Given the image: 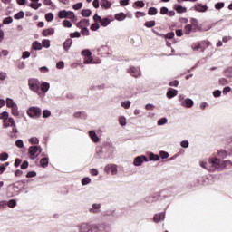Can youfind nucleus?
I'll return each mask as SVG.
<instances>
[{
	"instance_id": "b1692460",
	"label": "nucleus",
	"mask_w": 232,
	"mask_h": 232,
	"mask_svg": "<svg viewBox=\"0 0 232 232\" xmlns=\"http://www.w3.org/2000/svg\"><path fill=\"white\" fill-rule=\"evenodd\" d=\"M101 6H102V8H105V10H108V8L111 7V2H110L108 0H102Z\"/></svg>"
},
{
	"instance_id": "473e14b6",
	"label": "nucleus",
	"mask_w": 232,
	"mask_h": 232,
	"mask_svg": "<svg viewBox=\"0 0 232 232\" xmlns=\"http://www.w3.org/2000/svg\"><path fill=\"white\" fill-rule=\"evenodd\" d=\"M159 14V10H157L156 7H150L148 10V14L149 15H157Z\"/></svg>"
},
{
	"instance_id": "49530a36",
	"label": "nucleus",
	"mask_w": 232,
	"mask_h": 232,
	"mask_svg": "<svg viewBox=\"0 0 232 232\" xmlns=\"http://www.w3.org/2000/svg\"><path fill=\"white\" fill-rule=\"evenodd\" d=\"M212 95L213 97H215L216 99H218V97H221L222 95V91L220 90H215L213 92H212Z\"/></svg>"
},
{
	"instance_id": "a19ab883",
	"label": "nucleus",
	"mask_w": 232,
	"mask_h": 232,
	"mask_svg": "<svg viewBox=\"0 0 232 232\" xmlns=\"http://www.w3.org/2000/svg\"><path fill=\"white\" fill-rule=\"evenodd\" d=\"M160 159H168L169 157V153L168 151L161 150L160 151Z\"/></svg>"
},
{
	"instance_id": "2f4dec72",
	"label": "nucleus",
	"mask_w": 232,
	"mask_h": 232,
	"mask_svg": "<svg viewBox=\"0 0 232 232\" xmlns=\"http://www.w3.org/2000/svg\"><path fill=\"white\" fill-rule=\"evenodd\" d=\"M191 48L194 52H198V50H200V48H202V44H200V42H198L197 44H192Z\"/></svg>"
},
{
	"instance_id": "e2e57ef3",
	"label": "nucleus",
	"mask_w": 232,
	"mask_h": 232,
	"mask_svg": "<svg viewBox=\"0 0 232 232\" xmlns=\"http://www.w3.org/2000/svg\"><path fill=\"white\" fill-rule=\"evenodd\" d=\"M82 55L85 58L90 57L92 55V52H90V50H83L82 52Z\"/></svg>"
},
{
	"instance_id": "3c124183",
	"label": "nucleus",
	"mask_w": 232,
	"mask_h": 232,
	"mask_svg": "<svg viewBox=\"0 0 232 232\" xmlns=\"http://www.w3.org/2000/svg\"><path fill=\"white\" fill-rule=\"evenodd\" d=\"M119 122L121 126H126L127 122H126V117L124 116H121L119 118Z\"/></svg>"
},
{
	"instance_id": "052dcab7",
	"label": "nucleus",
	"mask_w": 232,
	"mask_h": 232,
	"mask_svg": "<svg viewBox=\"0 0 232 232\" xmlns=\"http://www.w3.org/2000/svg\"><path fill=\"white\" fill-rule=\"evenodd\" d=\"M67 19H75V13L72 11H67Z\"/></svg>"
},
{
	"instance_id": "39448f33",
	"label": "nucleus",
	"mask_w": 232,
	"mask_h": 232,
	"mask_svg": "<svg viewBox=\"0 0 232 232\" xmlns=\"http://www.w3.org/2000/svg\"><path fill=\"white\" fill-rule=\"evenodd\" d=\"M40 82L39 80L31 78L28 80V86L31 92H34V93H37V95H41V92H39L40 89Z\"/></svg>"
},
{
	"instance_id": "cd10ccee",
	"label": "nucleus",
	"mask_w": 232,
	"mask_h": 232,
	"mask_svg": "<svg viewBox=\"0 0 232 232\" xmlns=\"http://www.w3.org/2000/svg\"><path fill=\"white\" fill-rule=\"evenodd\" d=\"M224 75H225V77L231 79L232 78V67H228V68L225 69Z\"/></svg>"
},
{
	"instance_id": "ea45409f",
	"label": "nucleus",
	"mask_w": 232,
	"mask_h": 232,
	"mask_svg": "<svg viewBox=\"0 0 232 232\" xmlns=\"http://www.w3.org/2000/svg\"><path fill=\"white\" fill-rule=\"evenodd\" d=\"M40 165L42 166V168H46L48 167V158H43L40 160Z\"/></svg>"
},
{
	"instance_id": "4c0bfd02",
	"label": "nucleus",
	"mask_w": 232,
	"mask_h": 232,
	"mask_svg": "<svg viewBox=\"0 0 232 232\" xmlns=\"http://www.w3.org/2000/svg\"><path fill=\"white\" fill-rule=\"evenodd\" d=\"M164 124H168V118L166 117L160 118L158 121V126H164Z\"/></svg>"
},
{
	"instance_id": "338daca9",
	"label": "nucleus",
	"mask_w": 232,
	"mask_h": 232,
	"mask_svg": "<svg viewBox=\"0 0 232 232\" xmlns=\"http://www.w3.org/2000/svg\"><path fill=\"white\" fill-rule=\"evenodd\" d=\"M169 86L177 88L179 86V80H174L172 82H169Z\"/></svg>"
},
{
	"instance_id": "58836bf2",
	"label": "nucleus",
	"mask_w": 232,
	"mask_h": 232,
	"mask_svg": "<svg viewBox=\"0 0 232 232\" xmlns=\"http://www.w3.org/2000/svg\"><path fill=\"white\" fill-rule=\"evenodd\" d=\"M101 26L106 27L110 24V19L108 18H102V20L100 21Z\"/></svg>"
},
{
	"instance_id": "8fccbe9b",
	"label": "nucleus",
	"mask_w": 232,
	"mask_h": 232,
	"mask_svg": "<svg viewBox=\"0 0 232 232\" xmlns=\"http://www.w3.org/2000/svg\"><path fill=\"white\" fill-rule=\"evenodd\" d=\"M99 28H101V25L99 24V23H94L91 25V30H92V32H97Z\"/></svg>"
},
{
	"instance_id": "c85d7f7f",
	"label": "nucleus",
	"mask_w": 232,
	"mask_h": 232,
	"mask_svg": "<svg viewBox=\"0 0 232 232\" xmlns=\"http://www.w3.org/2000/svg\"><path fill=\"white\" fill-rule=\"evenodd\" d=\"M126 19V14L124 13H119L115 14V20L116 21H124Z\"/></svg>"
},
{
	"instance_id": "bb28decb",
	"label": "nucleus",
	"mask_w": 232,
	"mask_h": 232,
	"mask_svg": "<svg viewBox=\"0 0 232 232\" xmlns=\"http://www.w3.org/2000/svg\"><path fill=\"white\" fill-rule=\"evenodd\" d=\"M59 19H67L68 18V11L62 10L58 13Z\"/></svg>"
},
{
	"instance_id": "37998d69",
	"label": "nucleus",
	"mask_w": 232,
	"mask_h": 232,
	"mask_svg": "<svg viewBox=\"0 0 232 232\" xmlns=\"http://www.w3.org/2000/svg\"><path fill=\"white\" fill-rule=\"evenodd\" d=\"M45 19L48 23H52V21L54 19V16L52 13H47L45 14Z\"/></svg>"
},
{
	"instance_id": "f8f14e48",
	"label": "nucleus",
	"mask_w": 232,
	"mask_h": 232,
	"mask_svg": "<svg viewBox=\"0 0 232 232\" xmlns=\"http://www.w3.org/2000/svg\"><path fill=\"white\" fill-rule=\"evenodd\" d=\"M101 208H102L101 203H94L92 205V208H89V212L96 215L97 213H101Z\"/></svg>"
},
{
	"instance_id": "a18cd8bd",
	"label": "nucleus",
	"mask_w": 232,
	"mask_h": 232,
	"mask_svg": "<svg viewBox=\"0 0 232 232\" xmlns=\"http://www.w3.org/2000/svg\"><path fill=\"white\" fill-rule=\"evenodd\" d=\"M121 106L125 110H128L131 106V102L130 101L122 102Z\"/></svg>"
},
{
	"instance_id": "774afa93",
	"label": "nucleus",
	"mask_w": 232,
	"mask_h": 232,
	"mask_svg": "<svg viewBox=\"0 0 232 232\" xmlns=\"http://www.w3.org/2000/svg\"><path fill=\"white\" fill-rule=\"evenodd\" d=\"M29 142L32 144H39V139H37V137H33L29 140Z\"/></svg>"
},
{
	"instance_id": "4468645a",
	"label": "nucleus",
	"mask_w": 232,
	"mask_h": 232,
	"mask_svg": "<svg viewBox=\"0 0 232 232\" xmlns=\"http://www.w3.org/2000/svg\"><path fill=\"white\" fill-rule=\"evenodd\" d=\"M166 95L169 99H173V97H177V95H179V91L177 89L169 88Z\"/></svg>"
},
{
	"instance_id": "6ab92c4d",
	"label": "nucleus",
	"mask_w": 232,
	"mask_h": 232,
	"mask_svg": "<svg viewBox=\"0 0 232 232\" xmlns=\"http://www.w3.org/2000/svg\"><path fill=\"white\" fill-rule=\"evenodd\" d=\"M159 37H164V39H173L175 37V32L171 31L167 33L166 34H162L160 33H156Z\"/></svg>"
},
{
	"instance_id": "864d4df0",
	"label": "nucleus",
	"mask_w": 232,
	"mask_h": 232,
	"mask_svg": "<svg viewBox=\"0 0 232 232\" xmlns=\"http://www.w3.org/2000/svg\"><path fill=\"white\" fill-rule=\"evenodd\" d=\"M8 208H15L17 202L14 199L9 200L7 203Z\"/></svg>"
},
{
	"instance_id": "603ef678",
	"label": "nucleus",
	"mask_w": 232,
	"mask_h": 232,
	"mask_svg": "<svg viewBox=\"0 0 232 232\" xmlns=\"http://www.w3.org/2000/svg\"><path fill=\"white\" fill-rule=\"evenodd\" d=\"M13 22H14V18H12V16L5 18L3 21L4 24H10Z\"/></svg>"
},
{
	"instance_id": "09e8293b",
	"label": "nucleus",
	"mask_w": 232,
	"mask_h": 232,
	"mask_svg": "<svg viewBox=\"0 0 232 232\" xmlns=\"http://www.w3.org/2000/svg\"><path fill=\"white\" fill-rule=\"evenodd\" d=\"M155 24H156L155 20L147 21L146 22V28H153V26H155Z\"/></svg>"
},
{
	"instance_id": "4d7b16f0",
	"label": "nucleus",
	"mask_w": 232,
	"mask_h": 232,
	"mask_svg": "<svg viewBox=\"0 0 232 232\" xmlns=\"http://www.w3.org/2000/svg\"><path fill=\"white\" fill-rule=\"evenodd\" d=\"M44 48H50V40H43L42 41V47Z\"/></svg>"
},
{
	"instance_id": "aec40b11",
	"label": "nucleus",
	"mask_w": 232,
	"mask_h": 232,
	"mask_svg": "<svg viewBox=\"0 0 232 232\" xmlns=\"http://www.w3.org/2000/svg\"><path fill=\"white\" fill-rule=\"evenodd\" d=\"M12 126H15V121H14V118H7L4 121V128H10Z\"/></svg>"
},
{
	"instance_id": "de8ad7c7",
	"label": "nucleus",
	"mask_w": 232,
	"mask_h": 232,
	"mask_svg": "<svg viewBox=\"0 0 232 232\" xmlns=\"http://www.w3.org/2000/svg\"><path fill=\"white\" fill-rule=\"evenodd\" d=\"M24 17V12L20 11L19 13L14 14V19L19 20Z\"/></svg>"
},
{
	"instance_id": "9d476101",
	"label": "nucleus",
	"mask_w": 232,
	"mask_h": 232,
	"mask_svg": "<svg viewBox=\"0 0 232 232\" xmlns=\"http://www.w3.org/2000/svg\"><path fill=\"white\" fill-rule=\"evenodd\" d=\"M208 5H202L201 3H197L195 5H194V10L196 12H199V13H202L204 14V12H208Z\"/></svg>"
},
{
	"instance_id": "1a4fd4ad",
	"label": "nucleus",
	"mask_w": 232,
	"mask_h": 232,
	"mask_svg": "<svg viewBox=\"0 0 232 232\" xmlns=\"http://www.w3.org/2000/svg\"><path fill=\"white\" fill-rule=\"evenodd\" d=\"M105 173H111V175H117L118 169L117 165L108 164L104 169Z\"/></svg>"
},
{
	"instance_id": "0eeeda50",
	"label": "nucleus",
	"mask_w": 232,
	"mask_h": 232,
	"mask_svg": "<svg viewBox=\"0 0 232 232\" xmlns=\"http://www.w3.org/2000/svg\"><path fill=\"white\" fill-rule=\"evenodd\" d=\"M37 152L43 153V148H41V146L34 145L29 148V155L32 160L35 159V154Z\"/></svg>"
},
{
	"instance_id": "20e7f679",
	"label": "nucleus",
	"mask_w": 232,
	"mask_h": 232,
	"mask_svg": "<svg viewBox=\"0 0 232 232\" xmlns=\"http://www.w3.org/2000/svg\"><path fill=\"white\" fill-rule=\"evenodd\" d=\"M5 102L7 108H11L12 115H14V117H19V107H17V103H15L12 98H7Z\"/></svg>"
},
{
	"instance_id": "4be33fe9",
	"label": "nucleus",
	"mask_w": 232,
	"mask_h": 232,
	"mask_svg": "<svg viewBox=\"0 0 232 232\" xmlns=\"http://www.w3.org/2000/svg\"><path fill=\"white\" fill-rule=\"evenodd\" d=\"M40 89H41V92L44 93V95H46V92H48V90H50V83L43 82L40 85Z\"/></svg>"
},
{
	"instance_id": "a211bd4d",
	"label": "nucleus",
	"mask_w": 232,
	"mask_h": 232,
	"mask_svg": "<svg viewBox=\"0 0 232 232\" xmlns=\"http://www.w3.org/2000/svg\"><path fill=\"white\" fill-rule=\"evenodd\" d=\"M174 10L177 12V14H186V12H188V8L180 5H175Z\"/></svg>"
},
{
	"instance_id": "72a5a7b5",
	"label": "nucleus",
	"mask_w": 232,
	"mask_h": 232,
	"mask_svg": "<svg viewBox=\"0 0 232 232\" xmlns=\"http://www.w3.org/2000/svg\"><path fill=\"white\" fill-rule=\"evenodd\" d=\"M33 49L34 50H43V44H41V43L35 41L33 43Z\"/></svg>"
},
{
	"instance_id": "ddd939ff",
	"label": "nucleus",
	"mask_w": 232,
	"mask_h": 232,
	"mask_svg": "<svg viewBox=\"0 0 232 232\" xmlns=\"http://www.w3.org/2000/svg\"><path fill=\"white\" fill-rule=\"evenodd\" d=\"M164 218H166V212H160L154 215L153 221L156 222V224H159V222H162Z\"/></svg>"
},
{
	"instance_id": "f704fd0d",
	"label": "nucleus",
	"mask_w": 232,
	"mask_h": 232,
	"mask_svg": "<svg viewBox=\"0 0 232 232\" xmlns=\"http://www.w3.org/2000/svg\"><path fill=\"white\" fill-rule=\"evenodd\" d=\"M83 63L84 64H93V57L92 56H87L84 58V61H83Z\"/></svg>"
},
{
	"instance_id": "dca6fc26",
	"label": "nucleus",
	"mask_w": 232,
	"mask_h": 232,
	"mask_svg": "<svg viewBox=\"0 0 232 232\" xmlns=\"http://www.w3.org/2000/svg\"><path fill=\"white\" fill-rule=\"evenodd\" d=\"M77 28H88V26H90V20L89 19H82L77 24H76Z\"/></svg>"
},
{
	"instance_id": "2eb2a0df",
	"label": "nucleus",
	"mask_w": 232,
	"mask_h": 232,
	"mask_svg": "<svg viewBox=\"0 0 232 232\" xmlns=\"http://www.w3.org/2000/svg\"><path fill=\"white\" fill-rule=\"evenodd\" d=\"M146 156H138L134 159L133 164L134 166H142V163L145 162Z\"/></svg>"
},
{
	"instance_id": "69168bd1",
	"label": "nucleus",
	"mask_w": 232,
	"mask_h": 232,
	"mask_svg": "<svg viewBox=\"0 0 232 232\" xmlns=\"http://www.w3.org/2000/svg\"><path fill=\"white\" fill-rule=\"evenodd\" d=\"M73 10H81L82 8V3H77L72 5Z\"/></svg>"
},
{
	"instance_id": "f257e3e1",
	"label": "nucleus",
	"mask_w": 232,
	"mask_h": 232,
	"mask_svg": "<svg viewBox=\"0 0 232 232\" xmlns=\"http://www.w3.org/2000/svg\"><path fill=\"white\" fill-rule=\"evenodd\" d=\"M211 168L208 169L210 172L224 171V169H232V161L229 160H220L218 158H210L208 160Z\"/></svg>"
},
{
	"instance_id": "a878e982",
	"label": "nucleus",
	"mask_w": 232,
	"mask_h": 232,
	"mask_svg": "<svg viewBox=\"0 0 232 232\" xmlns=\"http://www.w3.org/2000/svg\"><path fill=\"white\" fill-rule=\"evenodd\" d=\"M76 119H86L88 115L84 111H78L74 113Z\"/></svg>"
},
{
	"instance_id": "f03ea898",
	"label": "nucleus",
	"mask_w": 232,
	"mask_h": 232,
	"mask_svg": "<svg viewBox=\"0 0 232 232\" xmlns=\"http://www.w3.org/2000/svg\"><path fill=\"white\" fill-rule=\"evenodd\" d=\"M173 192L169 188H164L160 192H156L147 198V202H157V200H166L171 197Z\"/></svg>"
},
{
	"instance_id": "c756f323",
	"label": "nucleus",
	"mask_w": 232,
	"mask_h": 232,
	"mask_svg": "<svg viewBox=\"0 0 232 232\" xmlns=\"http://www.w3.org/2000/svg\"><path fill=\"white\" fill-rule=\"evenodd\" d=\"M227 151L221 150L218 152V157H219V159H227Z\"/></svg>"
},
{
	"instance_id": "f3484780",
	"label": "nucleus",
	"mask_w": 232,
	"mask_h": 232,
	"mask_svg": "<svg viewBox=\"0 0 232 232\" xmlns=\"http://www.w3.org/2000/svg\"><path fill=\"white\" fill-rule=\"evenodd\" d=\"M193 104H195V102L191 98H186L185 101L181 102V106L184 108H193Z\"/></svg>"
},
{
	"instance_id": "79ce46f5",
	"label": "nucleus",
	"mask_w": 232,
	"mask_h": 232,
	"mask_svg": "<svg viewBox=\"0 0 232 232\" xmlns=\"http://www.w3.org/2000/svg\"><path fill=\"white\" fill-rule=\"evenodd\" d=\"M0 160H1V162H5V161L8 160V153H6V152L1 153Z\"/></svg>"
},
{
	"instance_id": "0e129e2a",
	"label": "nucleus",
	"mask_w": 232,
	"mask_h": 232,
	"mask_svg": "<svg viewBox=\"0 0 232 232\" xmlns=\"http://www.w3.org/2000/svg\"><path fill=\"white\" fill-rule=\"evenodd\" d=\"M229 83V82H227V79H226V78H221V79H219V84L221 85V86H226L227 84H228Z\"/></svg>"
},
{
	"instance_id": "423d86ee",
	"label": "nucleus",
	"mask_w": 232,
	"mask_h": 232,
	"mask_svg": "<svg viewBox=\"0 0 232 232\" xmlns=\"http://www.w3.org/2000/svg\"><path fill=\"white\" fill-rule=\"evenodd\" d=\"M27 115L31 119H39L43 115V111L39 107L33 106L27 110Z\"/></svg>"
},
{
	"instance_id": "5fc2aeb1",
	"label": "nucleus",
	"mask_w": 232,
	"mask_h": 232,
	"mask_svg": "<svg viewBox=\"0 0 232 232\" xmlns=\"http://www.w3.org/2000/svg\"><path fill=\"white\" fill-rule=\"evenodd\" d=\"M52 115V112L49 110H44L43 111V117L44 119H48Z\"/></svg>"
},
{
	"instance_id": "6e6552de",
	"label": "nucleus",
	"mask_w": 232,
	"mask_h": 232,
	"mask_svg": "<svg viewBox=\"0 0 232 232\" xmlns=\"http://www.w3.org/2000/svg\"><path fill=\"white\" fill-rule=\"evenodd\" d=\"M158 160H160V156L159 154H155L153 152H147L146 162H157Z\"/></svg>"
},
{
	"instance_id": "6e6d98bb",
	"label": "nucleus",
	"mask_w": 232,
	"mask_h": 232,
	"mask_svg": "<svg viewBox=\"0 0 232 232\" xmlns=\"http://www.w3.org/2000/svg\"><path fill=\"white\" fill-rule=\"evenodd\" d=\"M92 182V179L90 178H83L82 179V186H86Z\"/></svg>"
},
{
	"instance_id": "e433bc0d",
	"label": "nucleus",
	"mask_w": 232,
	"mask_h": 232,
	"mask_svg": "<svg viewBox=\"0 0 232 232\" xmlns=\"http://www.w3.org/2000/svg\"><path fill=\"white\" fill-rule=\"evenodd\" d=\"M215 9L216 10H222V8H224V6H226V4L224 2H218L215 4Z\"/></svg>"
},
{
	"instance_id": "c03bdc74",
	"label": "nucleus",
	"mask_w": 232,
	"mask_h": 232,
	"mask_svg": "<svg viewBox=\"0 0 232 232\" xmlns=\"http://www.w3.org/2000/svg\"><path fill=\"white\" fill-rule=\"evenodd\" d=\"M10 113L8 111H4L0 114V119H2L4 121H5L7 119H9Z\"/></svg>"
},
{
	"instance_id": "680f3d73",
	"label": "nucleus",
	"mask_w": 232,
	"mask_h": 232,
	"mask_svg": "<svg viewBox=\"0 0 232 232\" xmlns=\"http://www.w3.org/2000/svg\"><path fill=\"white\" fill-rule=\"evenodd\" d=\"M63 26H64V28H72V22H70V21H68V20H64L63 22Z\"/></svg>"
},
{
	"instance_id": "7c9ffc66",
	"label": "nucleus",
	"mask_w": 232,
	"mask_h": 232,
	"mask_svg": "<svg viewBox=\"0 0 232 232\" xmlns=\"http://www.w3.org/2000/svg\"><path fill=\"white\" fill-rule=\"evenodd\" d=\"M184 32L186 35H189V34H191V32H193V25L191 24H187L184 28Z\"/></svg>"
},
{
	"instance_id": "7ed1b4c3",
	"label": "nucleus",
	"mask_w": 232,
	"mask_h": 232,
	"mask_svg": "<svg viewBox=\"0 0 232 232\" xmlns=\"http://www.w3.org/2000/svg\"><path fill=\"white\" fill-rule=\"evenodd\" d=\"M78 232H101L98 225H90L89 223H82L78 226Z\"/></svg>"
},
{
	"instance_id": "c9c22d12",
	"label": "nucleus",
	"mask_w": 232,
	"mask_h": 232,
	"mask_svg": "<svg viewBox=\"0 0 232 232\" xmlns=\"http://www.w3.org/2000/svg\"><path fill=\"white\" fill-rule=\"evenodd\" d=\"M82 17H90V15H92V10L90 9L82 10Z\"/></svg>"
},
{
	"instance_id": "393cba45",
	"label": "nucleus",
	"mask_w": 232,
	"mask_h": 232,
	"mask_svg": "<svg viewBox=\"0 0 232 232\" xmlns=\"http://www.w3.org/2000/svg\"><path fill=\"white\" fill-rule=\"evenodd\" d=\"M53 34H55V29L53 28H49L43 31V35L44 37H48V35H53Z\"/></svg>"
},
{
	"instance_id": "5701e85b",
	"label": "nucleus",
	"mask_w": 232,
	"mask_h": 232,
	"mask_svg": "<svg viewBox=\"0 0 232 232\" xmlns=\"http://www.w3.org/2000/svg\"><path fill=\"white\" fill-rule=\"evenodd\" d=\"M89 136L93 142H99V136H97V132H95L94 130L89 131Z\"/></svg>"
},
{
	"instance_id": "412c9836",
	"label": "nucleus",
	"mask_w": 232,
	"mask_h": 232,
	"mask_svg": "<svg viewBox=\"0 0 232 232\" xmlns=\"http://www.w3.org/2000/svg\"><path fill=\"white\" fill-rule=\"evenodd\" d=\"M72 44H73V40H72V38H68L63 43V50H65V52H68L70 48H72Z\"/></svg>"
},
{
	"instance_id": "9b49d317",
	"label": "nucleus",
	"mask_w": 232,
	"mask_h": 232,
	"mask_svg": "<svg viewBox=\"0 0 232 232\" xmlns=\"http://www.w3.org/2000/svg\"><path fill=\"white\" fill-rule=\"evenodd\" d=\"M128 73L132 77H139V75H140V69H139V67L130 66L128 69Z\"/></svg>"
},
{
	"instance_id": "13d9d810",
	"label": "nucleus",
	"mask_w": 232,
	"mask_h": 232,
	"mask_svg": "<svg viewBox=\"0 0 232 232\" xmlns=\"http://www.w3.org/2000/svg\"><path fill=\"white\" fill-rule=\"evenodd\" d=\"M180 146H181V148L188 149V148H189V141L188 140H182L180 142Z\"/></svg>"
},
{
	"instance_id": "bf43d9fd",
	"label": "nucleus",
	"mask_w": 232,
	"mask_h": 232,
	"mask_svg": "<svg viewBox=\"0 0 232 232\" xmlns=\"http://www.w3.org/2000/svg\"><path fill=\"white\" fill-rule=\"evenodd\" d=\"M169 10L168 9V7L163 6V7L160 8V13L161 15H166L169 13Z\"/></svg>"
}]
</instances>
